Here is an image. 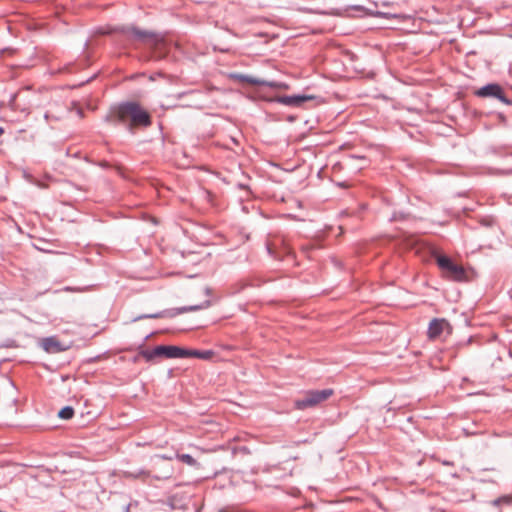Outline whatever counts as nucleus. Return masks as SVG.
Wrapping results in <instances>:
<instances>
[{
  "mask_svg": "<svg viewBox=\"0 0 512 512\" xmlns=\"http://www.w3.org/2000/svg\"><path fill=\"white\" fill-rule=\"evenodd\" d=\"M149 221L151 222V224H158L157 220L154 218H151Z\"/></svg>",
  "mask_w": 512,
  "mask_h": 512,
  "instance_id": "obj_32",
  "label": "nucleus"
},
{
  "mask_svg": "<svg viewBox=\"0 0 512 512\" xmlns=\"http://www.w3.org/2000/svg\"><path fill=\"white\" fill-rule=\"evenodd\" d=\"M137 350L138 353L132 358V361L134 363H137L140 360V358H143L142 355L140 354V345L138 346Z\"/></svg>",
  "mask_w": 512,
  "mask_h": 512,
  "instance_id": "obj_24",
  "label": "nucleus"
},
{
  "mask_svg": "<svg viewBox=\"0 0 512 512\" xmlns=\"http://www.w3.org/2000/svg\"><path fill=\"white\" fill-rule=\"evenodd\" d=\"M15 228H16V230H17L18 232L23 233L22 226L17 225V226H15Z\"/></svg>",
  "mask_w": 512,
  "mask_h": 512,
  "instance_id": "obj_30",
  "label": "nucleus"
},
{
  "mask_svg": "<svg viewBox=\"0 0 512 512\" xmlns=\"http://www.w3.org/2000/svg\"><path fill=\"white\" fill-rule=\"evenodd\" d=\"M158 77H165V75L161 71H159V72L151 74L149 79L151 81H155Z\"/></svg>",
  "mask_w": 512,
  "mask_h": 512,
  "instance_id": "obj_23",
  "label": "nucleus"
},
{
  "mask_svg": "<svg viewBox=\"0 0 512 512\" xmlns=\"http://www.w3.org/2000/svg\"><path fill=\"white\" fill-rule=\"evenodd\" d=\"M175 457L178 461L188 465L189 467L200 470L202 469V464L198 461V458L194 457L188 453H180L179 451L175 452Z\"/></svg>",
  "mask_w": 512,
  "mask_h": 512,
  "instance_id": "obj_13",
  "label": "nucleus"
},
{
  "mask_svg": "<svg viewBox=\"0 0 512 512\" xmlns=\"http://www.w3.org/2000/svg\"><path fill=\"white\" fill-rule=\"evenodd\" d=\"M287 120H288L289 122H294V121L296 120V116H294V115H289V116L287 117Z\"/></svg>",
  "mask_w": 512,
  "mask_h": 512,
  "instance_id": "obj_28",
  "label": "nucleus"
},
{
  "mask_svg": "<svg viewBox=\"0 0 512 512\" xmlns=\"http://www.w3.org/2000/svg\"><path fill=\"white\" fill-rule=\"evenodd\" d=\"M96 75H93L92 77H90L89 79L86 80V82H90L91 79L95 78Z\"/></svg>",
  "mask_w": 512,
  "mask_h": 512,
  "instance_id": "obj_35",
  "label": "nucleus"
},
{
  "mask_svg": "<svg viewBox=\"0 0 512 512\" xmlns=\"http://www.w3.org/2000/svg\"><path fill=\"white\" fill-rule=\"evenodd\" d=\"M205 293H206L207 295H210V294L212 293L211 288L206 287V288H205Z\"/></svg>",
  "mask_w": 512,
  "mask_h": 512,
  "instance_id": "obj_29",
  "label": "nucleus"
},
{
  "mask_svg": "<svg viewBox=\"0 0 512 512\" xmlns=\"http://www.w3.org/2000/svg\"><path fill=\"white\" fill-rule=\"evenodd\" d=\"M211 302L210 300H205L201 304L197 305H189V306H182L177 308H169L164 309L159 312L155 313H149V314H141L133 319V321H139L143 319H160V318H174L180 314L187 313V312H194L201 309L208 308L210 306Z\"/></svg>",
  "mask_w": 512,
  "mask_h": 512,
  "instance_id": "obj_5",
  "label": "nucleus"
},
{
  "mask_svg": "<svg viewBox=\"0 0 512 512\" xmlns=\"http://www.w3.org/2000/svg\"><path fill=\"white\" fill-rule=\"evenodd\" d=\"M511 503H512V496H510V495H504V496L498 497L497 499L492 501V504L494 506H499L501 504L510 505Z\"/></svg>",
  "mask_w": 512,
  "mask_h": 512,
  "instance_id": "obj_18",
  "label": "nucleus"
},
{
  "mask_svg": "<svg viewBox=\"0 0 512 512\" xmlns=\"http://www.w3.org/2000/svg\"><path fill=\"white\" fill-rule=\"evenodd\" d=\"M124 475H125L126 478L137 479V478H140V477H148V476H150V472L145 470V469H137V470H134V471H125Z\"/></svg>",
  "mask_w": 512,
  "mask_h": 512,
  "instance_id": "obj_16",
  "label": "nucleus"
},
{
  "mask_svg": "<svg viewBox=\"0 0 512 512\" xmlns=\"http://www.w3.org/2000/svg\"><path fill=\"white\" fill-rule=\"evenodd\" d=\"M215 355L213 350H199L183 347L182 359L183 358H198L202 360H210Z\"/></svg>",
  "mask_w": 512,
  "mask_h": 512,
  "instance_id": "obj_11",
  "label": "nucleus"
},
{
  "mask_svg": "<svg viewBox=\"0 0 512 512\" xmlns=\"http://www.w3.org/2000/svg\"><path fill=\"white\" fill-rule=\"evenodd\" d=\"M187 497L184 494L176 493L168 497L167 504L171 509H187Z\"/></svg>",
  "mask_w": 512,
  "mask_h": 512,
  "instance_id": "obj_12",
  "label": "nucleus"
},
{
  "mask_svg": "<svg viewBox=\"0 0 512 512\" xmlns=\"http://www.w3.org/2000/svg\"><path fill=\"white\" fill-rule=\"evenodd\" d=\"M181 228H182L183 233L186 234V230L183 228V226H181Z\"/></svg>",
  "mask_w": 512,
  "mask_h": 512,
  "instance_id": "obj_40",
  "label": "nucleus"
},
{
  "mask_svg": "<svg viewBox=\"0 0 512 512\" xmlns=\"http://www.w3.org/2000/svg\"><path fill=\"white\" fill-rule=\"evenodd\" d=\"M150 337L147 335L140 344V354L150 364H156L160 359H182L183 347L177 345H157L151 349L145 348V342Z\"/></svg>",
  "mask_w": 512,
  "mask_h": 512,
  "instance_id": "obj_3",
  "label": "nucleus"
},
{
  "mask_svg": "<svg viewBox=\"0 0 512 512\" xmlns=\"http://www.w3.org/2000/svg\"><path fill=\"white\" fill-rule=\"evenodd\" d=\"M395 220H397V218L395 216L390 218V221H395Z\"/></svg>",
  "mask_w": 512,
  "mask_h": 512,
  "instance_id": "obj_36",
  "label": "nucleus"
},
{
  "mask_svg": "<svg viewBox=\"0 0 512 512\" xmlns=\"http://www.w3.org/2000/svg\"><path fill=\"white\" fill-rule=\"evenodd\" d=\"M131 509H132V504H130V503L123 506L124 512H130Z\"/></svg>",
  "mask_w": 512,
  "mask_h": 512,
  "instance_id": "obj_26",
  "label": "nucleus"
},
{
  "mask_svg": "<svg viewBox=\"0 0 512 512\" xmlns=\"http://www.w3.org/2000/svg\"><path fill=\"white\" fill-rule=\"evenodd\" d=\"M349 216V212L347 210H344L340 213L341 219H344L345 217Z\"/></svg>",
  "mask_w": 512,
  "mask_h": 512,
  "instance_id": "obj_27",
  "label": "nucleus"
},
{
  "mask_svg": "<svg viewBox=\"0 0 512 512\" xmlns=\"http://www.w3.org/2000/svg\"><path fill=\"white\" fill-rule=\"evenodd\" d=\"M228 77L229 79L237 80L239 82H245L251 85H261V83H263L262 79L260 78H256L250 75L241 74L237 72L230 73Z\"/></svg>",
  "mask_w": 512,
  "mask_h": 512,
  "instance_id": "obj_14",
  "label": "nucleus"
},
{
  "mask_svg": "<svg viewBox=\"0 0 512 512\" xmlns=\"http://www.w3.org/2000/svg\"><path fill=\"white\" fill-rule=\"evenodd\" d=\"M35 247H36L37 249H39V250H43V248H42V247H39V246H36V245H35Z\"/></svg>",
  "mask_w": 512,
  "mask_h": 512,
  "instance_id": "obj_42",
  "label": "nucleus"
},
{
  "mask_svg": "<svg viewBox=\"0 0 512 512\" xmlns=\"http://www.w3.org/2000/svg\"><path fill=\"white\" fill-rule=\"evenodd\" d=\"M75 414L74 408L72 406H64L58 411V417L63 420H70L73 418Z\"/></svg>",
  "mask_w": 512,
  "mask_h": 512,
  "instance_id": "obj_15",
  "label": "nucleus"
},
{
  "mask_svg": "<svg viewBox=\"0 0 512 512\" xmlns=\"http://www.w3.org/2000/svg\"><path fill=\"white\" fill-rule=\"evenodd\" d=\"M4 128L3 127H0V137L4 134Z\"/></svg>",
  "mask_w": 512,
  "mask_h": 512,
  "instance_id": "obj_33",
  "label": "nucleus"
},
{
  "mask_svg": "<svg viewBox=\"0 0 512 512\" xmlns=\"http://www.w3.org/2000/svg\"><path fill=\"white\" fill-rule=\"evenodd\" d=\"M173 459H176L175 453H173V454L155 455V457H154V460H155L154 464L158 465L161 461H164V460L171 461Z\"/></svg>",
  "mask_w": 512,
  "mask_h": 512,
  "instance_id": "obj_19",
  "label": "nucleus"
},
{
  "mask_svg": "<svg viewBox=\"0 0 512 512\" xmlns=\"http://www.w3.org/2000/svg\"><path fill=\"white\" fill-rule=\"evenodd\" d=\"M221 52H228V49H221Z\"/></svg>",
  "mask_w": 512,
  "mask_h": 512,
  "instance_id": "obj_39",
  "label": "nucleus"
},
{
  "mask_svg": "<svg viewBox=\"0 0 512 512\" xmlns=\"http://www.w3.org/2000/svg\"><path fill=\"white\" fill-rule=\"evenodd\" d=\"M104 121L114 125H123L130 133L137 128H147L152 124V116L137 101H122L110 107Z\"/></svg>",
  "mask_w": 512,
  "mask_h": 512,
  "instance_id": "obj_1",
  "label": "nucleus"
},
{
  "mask_svg": "<svg viewBox=\"0 0 512 512\" xmlns=\"http://www.w3.org/2000/svg\"><path fill=\"white\" fill-rule=\"evenodd\" d=\"M342 227H343L342 225H339V229L341 230V233L343 232Z\"/></svg>",
  "mask_w": 512,
  "mask_h": 512,
  "instance_id": "obj_43",
  "label": "nucleus"
},
{
  "mask_svg": "<svg viewBox=\"0 0 512 512\" xmlns=\"http://www.w3.org/2000/svg\"><path fill=\"white\" fill-rule=\"evenodd\" d=\"M28 236H30V237H32V238H33V237H36L35 235H32L31 233H28Z\"/></svg>",
  "mask_w": 512,
  "mask_h": 512,
  "instance_id": "obj_41",
  "label": "nucleus"
},
{
  "mask_svg": "<svg viewBox=\"0 0 512 512\" xmlns=\"http://www.w3.org/2000/svg\"><path fill=\"white\" fill-rule=\"evenodd\" d=\"M444 330H447L448 334L452 333V326L449 321L445 318H433L428 325V338L435 340L440 337Z\"/></svg>",
  "mask_w": 512,
  "mask_h": 512,
  "instance_id": "obj_8",
  "label": "nucleus"
},
{
  "mask_svg": "<svg viewBox=\"0 0 512 512\" xmlns=\"http://www.w3.org/2000/svg\"><path fill=\"white\" fill-rule=\"evenodd\" d=\"M100 359H101V355H97V356H95V357L88 358V359L86 360V362H87V363H95V362H97V361H98V360H100Z\"/></svg>",
  "mask_w": 512,
  "mask_h": 512,
  "instance_id": "obj_25",
  "label": "nucleus"
},
{
  "mask_svg": "<svg viewBox=\"0 0 512 512\" xmlns=\"http://www.w3.org/2000/svg\"><path fill=\"white\" fill-rule=\"evenodd\" d=\"M218 512H230L228 508H221Z\"/></svg>",
  "mask_w": 512,
  "mask_h": 512,
  "instance_id": "obj_31",
  "label": "nucleus"
},
{
  "mask_svg": "<svg viewBox=\"0 0 512 512\" xmlns=\"http://www.w3.org/2000/svg\"><path fill=\"white\" fill-rule=\"evenodd\" d=\"M18 347V344H17V341L12 339V338H8L6 340H4L3 342L0 343V349H3V348H17Z\"/></svg>",
  "mask_w": 512,
  "mask_h": 512,
  "instance_id": "obj_20",
  "label": "nucleus"
},
{
  "mask_svg": "<svg viewBox=\"0 0 512 512\" xmlns=\"http://www.w3.org/2000/svg\"><path fill=\"white\" fill-rule=\"evenodd\" d=\"M489 174H492V175H510V174H512V169H507V170H503V169H490L489 170Z\"/></svg>",
  "mask_w": 512,
  "mask_h": 512,
  "instance_id": "obj_22",
  "label": "nucleus"
},
{
  "mask_svg": "<svg viewBox=\"0 0 512 512\" xmlns=\"http://www.w3.org/2000/svg\"><path fill=\"white\" fill-rule=\"evenodd\" d=\"M315 96L307 94L283 95L274 98V102L290 107H301L305 102L313 100Z\"/></svg>",
  "mask_w": 512,
  "mask_h": 512,
  "instance_id": "obj_9",
  "label": "nucleus"
},
{
  "mask_svg": "<svg viewBox=\"0 0 512 512\" xmlns=\"http://www.w3.org/2000/svg\"><path fill=\"white\" fill-rule=\"evenodd\" d=\"M480 224L485 225V224H489V223L486 221H481Z\"/></svg>",
  "mask_w": 512,
  "mask_h": 512,
  "instance_id": "obj_38",
  "label": "nucleus"
},
{
  "mask_svg": "<svg viewBox=\"0 0 512 512\" xmlns=\"http://www.w3.org/2000/svg\"><path fill=\"white\" fill-rule=\"evenodd\" d=\"M475 95L479 98L496 99L505 105H512V100L507 97L504 88L496 82L487 83L478 88Z\"/></svg>",
  "mask_w": 512,
  "mask_h": 512,
  "instance_id": "obj_7",
  "label": "nucleus"
},
{
  "mask_svg": "<svg viewBox=\"0 0 512 512\" xmlns=\"http://www.w3.org/2000/svg\"><path fill=\"white\" fill-rule=\"evenodd\" d=\"M39 241L46 242L47 240L44 237H38Z\"/></svg>",
  "mask_w": 512,
  "mask_h": 512,
  "instance_id": "obj_34",
  "label": "nucleus"
},
{
  "mask_svg": "<svg viewBox=\"0 0 512 512\" xmlns=\"http://www.w3.org/2000/svg\"><path fill=\"white\" fill-rule=\"evenodd\" d=\"M172 474H173V469L170 467V468H166L165 470H162V473H160L159 475H155L154 478L157 480L169 479L170 477H172Z\"/></svg>",
  "mask_w": 512,
  "mask_h": 512,
  "instance_id": "obj_21",
  "label": "nucleus"
},
{
  "mask_svg": "<svg viewBox=\"0 0 512 512\" xmlns=\"http://www.w3.org/2000/svg\"><path fill=\"white\" fill-rule=\"evenodd\" d=\"M113 31L122 34L129 41L139 43H150L157 41V34L153 31L144 30L134 25H121L113 28Z\"/></svg>",
  "mask_w": 512,
  "mask_h": 512,
  "instance_id": "obj_6",
  "label": "nucleus"
},
{
  "mask_svg": "<svg viewBox=\"0 0 512 512\" xmlns=\"http://www.w3.org/2000/svg\"><path fill=\"white\" fill-rule=\"evenodd\" d=\"M415 245L418 253H423L429 258L435 259L445 279L454 282H471L477 277V272L473 268L466 269L457 264L450 256L443 254L433 243L418 239Z\"/></svg>",
  "mask_w": 512,
  "mask_h": 512,
  "instance_id": "obj_2",
  "label": "nucleus"
},
{
  "mask_svg": "<svg viewBox=\"0 0 512 512\" xmlns=\"http://www.w3.org/2000/svg\"><path fill=\"white\" fill-rule=\"evenodd\" d=\"M333 394L334 390L332 388H325L322 390H305L294 400V408L297 410L315 408L322 402L329 399Z\"/></svg>",
  "mask_w": 512,
  "mask_h": 512,
  "instance_id": "obj_4",
  "label": "nucleus"
},
{
  "mask_svg": "<svg viewBox=\"0 0 512 512\" xmlns=\"http://www.w3.org/2000/svg\"><path fill=\"white\" fill-rule=\"evenodd\" d=\"M261 86H267L274 89H288V84L284 82H276V81H267L262 79Z\"/></svg>",
  "mask_w": 512,
  "mask_h": 512,
  "instance_id": "obj_17",
  "label": "nucleus"
},
{
  "mask_svg": "<svg viewBox=\"0 0 512 512\" xmlns=\"http://www.w3.org/2000/svg\"><path fill=\"white\" fill-rule=\"evenodd\" d=\"M78 114H79L80 116H82V115H83V111L80 109V110L78 111Z\"/></svg>",
  "mask_w": 512,
  "mask_h": 512,
  "instance_id": "obj_37",
  "label": "nucleus"
},
{
  "mask_svg": "<svg viewBox=\"0 0 512 512\" xmlns=\"http://www.w3.org/2000/svg\"><path fill=\"white\" fill-rule=\"evenodd\" d=\"M43 350L50 354H56L66 350V347L55 336L43 338L41 341Z\"/></svg>",
  "mask_w": 512,
  "mask_h": 512,
  "instance_id": "obj_10",
  "label": "nucleus"
}]
</instances>
